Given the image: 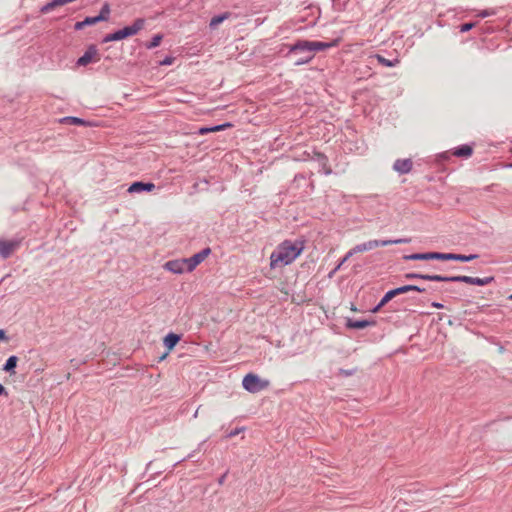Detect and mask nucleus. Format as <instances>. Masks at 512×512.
<instances>
[{
	"mask_svg": "<svg viewBox=\"0 0 512 512\" xmlns=\"http://www.w3.org/2000/svg\"><path fill=\"white\" fill-rule=\"evenodd\" d=\"M340 39H334L330 42L297 40L292 45H285L289 48L285 57H294V65L299 66L309 63L316 52L324 51L339 45Z\"/></svg>",
	"mask_w": 512,
	"mask_h": 512,
	"instance_id": "obj_1",
	"label": "nucleus"
},
{
	"mask_svg": "<svg viewBox=\"0 0 512 512\" xmlns=\"http://www.w3.org/2000/svg\"><path fill=\"white\" fill-rule=\"evenodd\" d=\"M302 241L285 240L280 243L270 256V267L277 268L291 264L303 251Z\"/></svg>",
	"mask_w": 512,
	"mask_h": 512,
	"instance_id": "obj_2",
	"label": "nucleus"
},
{
	"mask_svg": "<svg viewBox=\"0 0 512 512\" xmlns=\"http://www.w3.org/2000/svg\"><path fill=\"white\" fill-rule=\"evenodd\" d=\"M404 277L407 280L421 279L426 281H435V282H462L470 285L477 286H485L492 283L495 278L493 276L479 278V277H471L465 275L458 276H443L438 274H421V273H406Z\"/></svg>",
	"mask_w": 512,
	"mask_h": 512,
	"instance_id": "obj_3",
	"label": "nucleus"
},
{
	"mask_svg": "<svg viewBox=\"0 0 512 512\" xmlns=\"http://www.w3.org/2000/svg\"><path fill=\"white\" fill-rule=\"evenodd\" d=\"M477 254H456V253H441V252H426V253H414L405 255L404 260H441V261H459V262H470L477 259Z\"/></svg>",
	"mask_w": 512,
	"mask_h": 512,
	"instance_id": "obj_4",
	"label": "nucleus"
},
{
	"mask_svg": "<svg viewBox=\"0 0 512 512\" xmlns=\"http://www.w3.org/2000/svg\"><path fill=\"white\" fill-rule=\"evenodd\" d=\"M410 241L411 240L409 238H399L395 240H369L368 242L361 243L353 247V252L362 253L372 250L376 247L388 246L392 244H405L409 243Z\"/></svg>",
	"mask_w": 512,
	"mask_h": 512,
	"instance_id": "obj_5",
	"label": "nucleus"
},
{
	"mask_svg": "<svg viewBox=\"0 0 512 512\" xmlns=\"http://www.w3.org/2000/svg\"><path fill=\"white\" fill-rule=\"evenodd\" d=\"M243 388L250 393H258L269 386L268 380L261 379L254 373H248L242 381Z\"/></svg>",
	"mask_w": 512,
	"mask_h": 512,
	"instance_id": "obj_6",
	"label": "nucleus"
},
{
	"mask_svg": "<svg viewBox=\"0 0 512 512\" xmlns=\"http://www.w3.org/2000/svg\"><path fill=\"white\" fill-rule=\"evenodd\" d=\"M145 25V19L144 18H137L134 20L132 25L125 26L122 29H119L115 31L117 40H123L128 37L136 35L139 31H141L144 28Z\"/></svg>",
	"mask_w": 512,
	"mask_h": 512,
	"instance_id": "obj_7",
	"label": "nucleus"
},
{
	"mask_svg": "<svg viewBox=\"0 0 512 512\" xmlns=\"http://www.w3.org/2000/svg\"><path fill=\"white\" fill-rule=\"evenodd\" d=\"M101 56L98 52L96 45L91 44L88 46L84 54L78 58L76 65L77 66H87L90 63H96L100 61Z\"/></svg>",
	"mask_w": 512,
	"mask_h": 512,
	"instance_id": "obj_8",
	"label": "nucleus"
},
{
	"mask_svg": "<svg viewBox=\"0 0 512 512\" xmlns=\"http://www.w3.org/2000/svg\"><path fill=\"white\" fill-rule=\"evenodd\" d=\"M20 244L21 240L19 239H0V256L3 259H8L20 247Z\"/></svg>",
	"mask_w": 512,
	"mask_h": 512,
	"instance_id": "obj_9",
	"label": "nucleus"
},
{
	"mask_svg": "<svg viewBox=\"0 0 512 512\" xmlns=\"http://www.w3.org/2000/svg\"><path fill=\"white\" fill-rule=\"evenodd\" d=\"M211 254V248L206 247L200 252L194 254L190 258H186L188 272H192L199 264H201Z\"/></svg>",
	"mask_w": 512,
	"mask_h": 512,
	"instance_id": "obj_10",
	"label": "nucleus"
},
{
	"mask_svg": "<svg viewBox=\"0 0 512 512\" xmlns=\"http://www.w3.org/2000/svg\"><path fill=\"white\" fill-rule=\"evenodd\" d=\"M164 269L174 273V274H182L184 272H188V265L186 258L169 260L164 264Z\"/></svg>",
	"mask_w": 512,
	"mask_h": 512,
	"instance_id": "obj_11",
	"label": "nucleus"
},
{
	"mask_svg": "<svg viewBox=\"0 0 512 512\" xmlns=\"http://www.w3.org/2000/svg\"><path fill=\"white\" fill-rule=\"evenodd\" d=\"M310 159L313 161H316L319 164V166L321 167L322 171L326 175H329L332 173V169L330 168V166L328 164L329 163L328 157L324 153L313 150V155L310 157Z\"/></svg>",
	"mask_w": 512,
	"mask_h": 512,
	"instance_id": "obj_12",
	"label": "nucleus"
},
{
	"mask_svg": "<svg viewBox=\"0 0 512 512\" xmlns=\"http://www.w3.org/2000/svg\"><path fill=\"white\" fill-rule=\"evenodd\" d=\"M155 189V184L152 182H143V181H135L133 182L127 192L133 193H142V192H151Z\"/></svg>",
	"mask_w": 512,
	"mask_h": 512,
	"instance_id": "obj_13",
	"label": "nucleus"
},
{
	"mask_svg": "<svg viewBox=\"0 0 512 512\" xmlns=\"http://www.w3.org/2000/svg\"><path fill=\"white\" fill-rule=\"evenodd\" d=\"M413 168V162L410 158L397 159L393 164V169L399 174H407Z\"/></svg>",
	"mask_w": 512,
	"mask_h": 512,
	"instance_id": "obj_14",
	"label": "nucleus"
},
{
	"mask_svg": "<svg viewBox=\"0 0 512 512\" xmlns=\"http://www.w3.org/2000/svg\"><path fill=\"white\" fill-rule=\"evenodd\" d=\"M375 324H376V322L374 320H365V319L356 320V319L348 318L346 321V328L360 330V329L367 328L369 326H374Z\"/></svg>",
	"mask_w": 512,
	"mask_h": 512,
	"instance_id": "obj_15",
	"label": "nucleus"
},
{
	"mask_svg": "<svg viewBox=\"0 0 512 512\" xmlns=\"http://www.w3.org/2000/svg\"><path fill=\"white\" fill-rule=\"evenodd\" d=\"M474 151L473 145L471 144H463L460 145L452 151V155L458 158H469L472 156Z\"/></svg>",
	"mask_w": 512,
	"mask_h": 512,
	"instance_id": "obj_16",
	"label": "nucleus"
},
{
	"mask_svg": "<svg viewBox=\"0 0 512 512\" xmlns=\"http://www.w3.org/2000/svg\"><path fill=\"white\" fill-rule=\"evenodd\" d=\"M181 340V335L170 332L164 337V346L167 348L168 352L174 349V347Z\"/></svg>",
	"mask_w": 512,
	"mask_h": 512,
	"instance_id": "obj_17",
	"label": "nucleus"
},
{
	"mask_svg": "<svg viewBox=\"0 0 512 512\" xmlns=\"http://www.w3.org/2000/svg\"><path fill=\"white\" fill-rule=\"evenodd\" d=\"M60 122L63 124H69V125L91 126L90 122H88L82 118L72 117V116L64 117L60 120Z\"/></svg>",
	"mask_w": 512,
	"mask_h": 512,
	"instance_id": "obj_18",
	"label": "nucleus"
},
{
	"mask_svg": "<svg viewBox=\"0 0 512 512\" xmlns=\"http://www.w3.org/2000/svg\"><path fill=\"white\" fill-rule=\"evenodd\" d=\"M395 290H396L397 296L401 295V294H404V293H407V292H410V291H416V292H419V293L426 292L425 288H421V287H419L417 285H412V284H408V285L397 287V288H395Z\"/></svg>",
	"mask_w": 512,
	"mask_h": 512,
	"instance_id": "obj_19",
	"label": "nucleus"
},
{
	"mask_svg": "<svg viewBox=\"0 0 512 512\" xmlns=\"http://www.w3.org/2000/svg\"><path fill=\"white\" fill-rule=\"evenodd\" d=\"M18 357L15 355L10 356L5 364L3 365V371L8 372L10 374H15V368L17 366Z\"/></svg>",
	"mask_w": 512,
	"mask_h": 512,
	"instance_id": "obj_20",
	"label": "nucleus"
},
{
	"mask_svg": "<svg viewBox=\"0 0 512 512\" xmlns=\"http://www.w3.org/2000/svg\"><path fill=\"white\" fill-rule=\"evenodd\" d=\"M230 15H231V13L224 12L222 14H219V15H216V16L212 17V19L210 20V23H209V27L211 29L217 28V26L219 24H221L224 20L228 19L230 17Z\"/></svg>",
	"mask_w": 512,
	"mask_h": 512,
	"instance_id": "obj_21",
	"label": "nucleus"
},
{
	"mask_svg": "<svg viewBox=\"0 0 512 512\" xmlns=\"http://www.w3.org/2000/svg\"><path fill=\"white\" fill-rule=\"evenodd\" d=\"M377 61L385 67H394L397 63H399V59L395 58L393 60L386 59L384 56L377 54Z\"/></svg>",
	"mask_w": 512,
	"mask_h": 512,
	"instance_id": "obj_22",
	"label": "nucleus"
},
{
	"mask_svg": "<svg viewBox=\"0 0 512 512\" xmlns=\"http://www.w3.org/2000/svg\"><path fill=\"white\" fill-rule=\"evenodd\" d=\"M163 39V35L162 34H156L154 35L151 40L147 43H145V47L147 49H153V48H156L160 45L161 41Z\"/></svg>",
	"mask_w": 512,
	"mask_h": 512,
	"instance_id": "obj_23",
	"label": "nucleus"
},
{
	"mask_svg": "<svg viewBox=\"0 0 512 512\" xmlns=\"http://www.w3.org/2000/svg\"><path fill=\"white\" fill-rule=\"evenodd\" d=\"M110 15V7L108 4H104L97 15V19L99 22L101 21H107Z\"/></svg>",
	"mask_w": 512,
	"mask_h": 512,
	"instance_id": "obj_24",
	"label": "nucleus"
},
{
	"mask_svg": "<svg viewBox=\"0 0 512 512\" xmlns=\"http://www.w3.org/2000/svg\"><path fill=\"white\" fill-rule=\"evenodd\" d=\"M397 296L396 290L392 289L387 291L384 296L382 297L381 306H385L387 303H389L393 298Z\"/></svg>",
	"mask_w": 512,
	"mask_h": 512,
	"instance_id": "obj_25",
	"label": "nucleus"
},
{
	"mask_svg": "<svg viewBox=\"0 0 512 512\" xmlns=\"http://www.w3.org/2000/svg\"><path fill=\"white\" fill-rule=\"evenodd\" d=\"M477 25V22H467L459 26L460 32H468Z\"/></svg>",
	"mask_w": 512,
	"mask_h": 512,
	"instance_id": "obj_26",
	"label": "nucleus"
},
{
	"mask_svg": "<svg viewBox=\"0 0 512 512\" xmlns=\"http://www.w3.org/2000/svg\"><path fill=\"white\" fill-rule=\"evenodd\" d=\"M496 11L494 9H485L478 13V17L485 18L488 16L495 15Z\"/></svg>",
	"mask_w": 512,
	"mask_h": 512,
	"instance_id": "obj_27",
	"label": "nucleus"
},
{
	"mask_svg": "<svg viewBox=\"0 0 512 512\" xmlns=\"http://www.w3.org/2000/svg\"><path fill=\"white\" fill-rule=\"evenodd\" d=\"M112 41H118L115 31L104 36L102 43H108Z\"/></svg>",
	"mask_w": 512,
	"mask_h": 512,
	"instance_id": "obj_28",
	"label": "nucleus"
},
{
	"mask_svg": "<svg viewBox=\"0 0 512 512\" xmlns=\"http://www.w3.org/2000/svg\"><path fill=\"white\" fill-rule=\"evenodd\" d=\"M333 1V8L336 10V11H342L345 9V4L346 2L344 3H341L340 0H332Z\"/></svg>",
	"mask_w": 512,
	"mask_h": 512,
	"instance_id": "obj_29",
	"label": "nucleus"
},
{
	"mask_svg": "<svg viewBox=\"0 0 512 512\" xmlns=\"http://www.w3.org/2000/svg\"><path fill=\"white\" fill-rule=\"evenodd\" d=\"M99 23L98 19H97V16H93V17H86L84 19V24H86L87 26H91V25H95Z\"/></svg>",
	"mask_w": 512,
	"mask_h": 512,
	"instance_id": "obj_30",
	"label": "nucleus"
},
{
	"mask_svg": "<svg viewBox=\"0 0 512 512\" xmlns=\"http://www.w3.org/2000/svg\"><path fill=\"white\" fill-rule=\"evenodd\" d=\"M452 152L446 151L438 155L439 161H448L451 158Z\"/></svg>",
	"mask_w": 512,
	"mask_h": 512,
	"instance_id": "obj_31",
	"label": "nucleus"
},
{
	"mask_svg": "<svg viewBox=\"0 0 512 512\" xmlns=\"http://www.w3.org/2000/svg\"><path fill=\"white\" fill-rule=\"evenodd\" d=\"M244 428L241 427V428H236L234 430H231L228 434H227V438H233L235 436H237L241 431H243Z\"/></svg>",
	"mask_w": 512,
	"mask_h": 512,
	"instance_id": "obj_32",
	"label": "nucleus"
},
{
	"mask_svg": "<svg viewBox=\"0 0 512 512\" xmlns=\"http://www.w3.org/2000/svg\"><path fill=\"white\" fill-rule=\"evenodd\" d=\"M480 30L482 33H492L493 32V27L488 25L487 23H485L484 25H482L480 27Z\"/></svg>",
	"mask_w": 512,
	"mask_h": 512,
	"instance_id": "obj_33",
	"label": "nucleus"
},
{
	"mask_svg": "<svg viewBox=\"0 0 512 512\" xmlns=\"http://www.w3.org/2000/svg\"><path fill=\"white\" fill-rule=\"evenodd\" d=\"M442 292L456 298L457 291L454 288H444Z\"/></svg>",
	"mask_w": 512,
	"mask_h": 512,
	"instance_id": "obj_34",
	"label": "nucleus"
},
{
	"mask_svg": "<svg viewBox=\"0 0 512 512\" xmlns=\"http://www.w3.org/2000/svg\"><path fill=\"white\" fill-rule=\"evenodd\" d=\"M87 25L84 24V20L83 21H79V22H76L75 25H74V29L76 31H79V30H82L83 28H85Z\"/></svg>",
	"mask_w": 512,
	"mask_h": 512,
	"instance_id": "obj_35",
	"label": "nucleus"
},
{
	"mask_svg": "<svg viewBox=\"0 0 512 512\" xmlns=\"http://www.w3.org/2000/svg\"><path fill=\"white\" fill-rule=\"evenodd\" d=\"M174 61V58L171 56H167L164 60L160 62L161 65H171Z\"/></svg>",
	"mask_w": 512,
	"mask_h": 512,
	"instance_id": "obj_36",
	"label": "nucleus"
},
{
	"mask_svg": "<svg viewBox=\"0 0 512 512\" xmlns=\"http://www.w3.org/2000/svg\"><path fill=\"white\" fill-rule=\"evenodd\" d=\"M339 374L340 375H344V376H351L354 374V370H345V369H340L339 370Z\"/></svg>",
	"mask_w": 512,
	"mask_h": 512,
	"instance_id": "obj_37",
	"label": "nucleus"
},
{
	"mask_svg": "<svg viewBox=\"0 0 512 512\" xmlns=\"http://www.w3.org/2000/svg\"><path fill=\"white\" fill-rule=\"evenodd\" d=\"M210 132H212L211 127H201L199 129V134L200 135H205V134L210 133Z\"/></svg>",
	"mask_w": 512,
	"mask_h": 512,
	"instance_id": "obj_38",
	"label": "nucleus"
},
{
	"mask_svg": "<svg viewBox=\"0 0 512 512\" xmlns=\"http://www.w3.org/2000/svg\"><path fill=\"white\" fill-rule=\"evenodd\" d=\"M348 259H345V256L343 257V259L339 262V264L335 267V269L330 273V276H332V274H334L337 270L340 269V267L347 261Z\"/></svg>",
	"mask_w": 512,
	"mask_h": 512,
	"instance_id": "obj_39",
	"label": "nucleus"
},
{
	"mask_svg": "<svg viewBox=\"0 0 512 512\" xmlns=\"http://www.w3.org/2000/svg\"><path fill=\"white\" fill-rule=\"evenodd\" d=\"M384 306H381V301L372 309L373 313L379 312Z\"/></svg>",
	"mask_w": 512,
	"mask_h": 512,
	"instance_id": "obj_40",
	"label": "nucleus"
},
{
	"mask_svg": "<svg viewBox=\"0 0 512 512\" xmlns=\"http://www.w3.org/2000/svg\"><path fill=\"white\" fill-rule=\"evenodd\" d=\"M431 306L434 308H437V309H442L444 307L443 304H441L439 302H432Z\"/></svg>",
	"mask_w": 512,
	"mask_h": 512,
	"instance_id": "obj_41",
	"label": "nucleus"
},
{
	"mask_svg": "<svg viewBox=\"0 0 512 512\" xmlns=\"http://www.w3.org/2000/svg\"><path fill=\"white\" fill-rule=\"evenodd\" d=\"M356 253H357V252H353V248H352V249H350V250L346 253V255H345V259H349V258H351V257H352L354 254H356Z\"/></svg>",
	"mask_w": 512,
	"mask_h": 512,
	"instance_id": "obj_42",
	"label": "nucleus"
},
{
	"mask_svg": "<svg viewBox=\"0 0 512 512\" xmlns=\"http://www.w3.org/2000/svg\"><path fill=\"white\" fill-rule=\"evenodd\" d=\"M220 127L223 130H225L226 128H229V127H232V124L229 123V122H226V123H223V124H220Z\"/></svg>",
	"mask_w": 512,
	"mask_h": 512,
	"instance_id": "obj_43",
	"label": "nucleus"
},
{
	"mask_svg": "<svg viewBox=\"0 0 512 512\" xmlns=\"http://www.w3.org/2000/svg\"><path fill=\"white\" fill-rule=\"evenodd\" d=\"M0 340H7L6 333L3 329H0Z\"/></svg>",
	"mask_w": 512,
	"mask_h": 512,
	"instance_id": "obj_44",
	"label": "nucleus"
},
{
	"mask_svg": "<svg viewBox=\"0 0 512 512\" xmlns=\"http://www.w3.org/2000/svg\"><path fill=\"white\" fill-rule=\"evenodd\" d=\"M211 129H212V132L222 131L220 125L212 126Z\"/></svg>",
	"mask_w": 512,
	"mask_h": 512,
	"instance_id": "obj_45",
	"label": "nucleus"
},
{
	"mask_svg": "<svg viewBox=\"0 0 512 512\" xmlns=\"http://www.w3.org/2000/svg\"><path fill=\"white\" fill-rule=\"evenodd\" d=\"M226 475H227V474L225 473V474H223V475L219 478L218 483H219L220 485H222V484L224 483L225 478H226Z\"/></svg>",
	"mask_w": 512,
	"mask_h": 512,
	"instance_id": "obj_46",
	"label": "nucleus"
},
{
	"mask_svg": "<svg viewBox=\"0 0 512 512\" xmlns=\"http://www.w3.org/2000/svg\"><path fill=\"white\" fill-rule=\"evenodd\" d=\"M2 394L7 395V392H6L5 387L2 384H0V395H2Z\"/></svg>",
	"mask_w": 512,
	"mask_h": 512,
	"instance_id": "obj_47",
	"label": "nucleus"
},
{
	"mask_svg": "<svg viewBox=\"0 0 512 512\" xmlns=\"http://www.w3.org/2000/svg\"><path fill=\"white\" fill-rule=\"evenodd\" d=\"M193 456H194V455L191 453V454H189L187 457L183 458V459L181 460V462H183V461H185V460H187V459H192V458H193ZM178 463H180V461H179Z\"/></svg>",
	"mask_w": 512,
	"mask_h": 512,
	"instance_id": "obj_48",
	"label": "nucleus"
},
{
	"mask_svg": "<svg viewBox=\"0 0 512 512\" xmlns=\"http://www.w3.org/2000/svg\"><path fill=\"white\" fill-rule=\"evenodd\" d=\"M509 300H512V294L508 297Z\"/></svg>",
	"mask_w": 512,
	"mask_h": 512,
	"instance_id": "obj_49",
	"label": "nucleus"
}]
</instances>
